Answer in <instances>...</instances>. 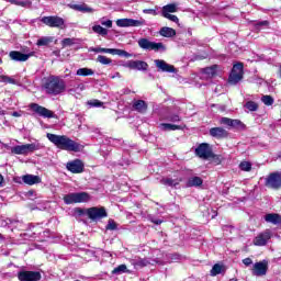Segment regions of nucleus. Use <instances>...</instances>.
<instances>
[{"instance_id": "nucleus-21", "label": "nucleus", "mask_w": 281, "mask_h": 281, "mask_svg": "<svg viewBox=\"0 0 281 281\" xmlns=\"http://www.w3.org/2000/svg\"><path fill=\"white\" fill-rule=\"evenodd\" d=\"M209 133L211 137H214L215 139H225L229 137V132L223 127H212Z\"/></svg>"}, {"instance_id": "nucleus-16", "label": "nucleus", "mask_w": 281, "mask_h": 281, "mask_svg": "<svg viewBox=\"0 0 281 281\" xmlns=\"http://www.w3.org/2000/svg\"><path fill=\"white\" fill-rule=\"evenodd\" d=\"M66 168L69 172H72V175H80V172H85V162L80 159H75L67 162Z\"/></svg>"}, {"instance_id": "nucleus-43", "label": "nucleus", "mask_w": 281, "mask_h": 281, "mask_svg": "<svg viewBox=\"0 0 281 281\" xmlns=\"http://www.w3.org/2000/svg\"><path fill=\"white\" fill-rule=\"evenodd\" d=\"M261 102H263V104H266V106H271L273 104L274 100H273V97L266 94V95L261 97Z\"/></svg>"}, {"instance_id": "nucleus-12", "label": "nucleus", "mask_w": 281, "mask_h": 281, "mask_svg": "<svg viewBox=\"0 0 281 281\" xmlns=\"http://www.w3.org/2000/svg\"><path fill=\"white\" fill-rule=\"evenodd\" d=\"M29 109H31L33 113L40 115V117H55L54 112H52V110H48L47 108L40 105L38 103H31L29 105Z\"/></svg>"}, {"instance_id": "nucleus-37", "label": "nucleus", "mask_w": 281, "mask_h": 281, "mask_svg": "<svg viewBox=\"0 0 281 281\" xmlns=\"http://www.w3.org/2000/svg\"><path fill=\"white\" fill-rule=\"evenodd\" d=\"M97 63H100V65H111L113 63V59L104 55H98Z\"/></svg>"}, {"instance_id": "nucleus-6", "label": "nucleus", "mask_w": 281, "mask_h": 281, "mask_svg": "<svg viewBox=\"0 0 281 281\" xmlns=\"http://www.w3.org/2000/svg\"><path fill=\"white\" fill-rule=\"evenodd\" d=\"M243 69H244L243 63H238L233 66V69L228 77L229 85H238V82H240V80H243V76L245 74L243 71Z\"/></svg>"}, {"instance_id": "nucleus-44", "label": "nucleus", "mask_w": 281, "mask_h": 281, "mask_svg": "<svg viewBox=\"0 0 281 281\" xmlns=\"http://www.w3.org/2000/svg\"><path fill=\"white\" fill-rule=\"evenodd\" d=\"M239 168L240 170H243L244 172H249L251 170V162L249 161H241L239 164Z\"/></svg>"}, {"instance_id": "nucleus-27", "label": "nucleus", "mask_w": 281, "mask_h": 281, "mask_svg": "<svg viewBox=\"0 0 281 281\" xmlns=\"http://www.w3.org/2000/svg\"><path fill=\"white\" fill-rule=\"evenodd\" d=\"M203 186V179L201 177H191L187 181V188H199Z\"/></svg>"}, {"instance_id": "nucleus-22", "label": "nucleus", "mask_w": 281, "mask_h": 281, "mask_svg": "<svg viewBox=\"0 0 281 281\" xmlns=\"http://www.w3.org/2000/svg\"><path fill=\"white\" fill-rule=\"evenodd\" d=\"M31 56L32 54H23L19 50H12L9 53V58L15 63H25L26 60H30Z\"/></svg>"}, {"instance_id": "nucleus-28", "label": "nucleus", "mask_w": 281, "mask_h": 281, "mask_svg": "<svg viewBox=\"0 0 281 281\" xmlns=\"http://www.w3.org/2000/svg\"><path fill=\"white\" fill-rule=\"evenodd\" d=\"M159 34L165 38H172V36H177V31L172 27L165 26L160 29Z\"/></svg>"}, {"instance_id": "nucleus-24", "label": "nucleus", "mask_w": 281, "mask_h": 281, "mask_svg": "<svg viewBox=\"0 0 281 281\" xmlns=\"http://www.w3.org/2000/svg\"><path fill=\"white\" fill-rule=\"evenodd\" d=\"M23 183L26 186H36V183H41V177L34 175H25L22 177Z\"/></svg>"}, {"instance_id": "nucleus-59", "label": "nucleus", "mask_w": 281, "mask_h": 281, "mask_svg": "<svg viewBox=\"0 0 281 281\" xmlns=\"http://www.w3.org/2000/svg\"><path fill=\"white\" fill-rule=\"evenodd\" d=\"M68 92L70 93V95H74L75 90L74 89H69Z\"/></svg>"}, {"instance_id": "nucleus-46", "label": "nucleus", "mask_w": 281, "mask_h": 281, "mask_svg": "<svg viewBox=\"0 0 281 281\" xmlns=\"http://www.w3.org/2000/svg\"><path fill=\"white\" fill-rule=\"evenodd\" d=\"M105 229H109L110 232H115V229H117V224L115 223V221L109 220Z\"/></svg>"}, {"instance_id": "nucleus-63", "label": "nucleus", "mask_w": 281, "mask_h": 281, "mask_svg": "<svg viewBox=\"0 0 281 281\" xmlns=\"http://www.w3.org/2000/svg\"><path fill=\"white\" fill-rule=\"evenodd\" d=\"M3 238V235L0 234V239Z\"/></svg>"}, {"instance_id": "nucleus-54", "label": "nucleus", "mask_w": 281, "mask_h": 281, "mask_svg": "<svg viewBox=\"0 0 281 281\" xmlns=\"http://www.w3.org/2000/svg\"><path fill=\"white\" fill-rule=\"evenodd\" d=\"M243 265H245L246 267H249L254 265V260H251V258H245L243 259Z\"/></svg>"}, {"instance_id": "nucleus-29", "label": "nucleus", "mask_w": 281, "mask_h": 281, "mask_svg": "<svg viewBox=\"0 0 281 281\" xmlns=\"http://www.w3.org/2000/svg\"><path fill=\"white\" fill-rule=\"evenodd\" d=\"M162 186H169L170 188H175L181 183V179H172V178H162L160 180Z\"/></svg>"}, {"instance_id": "nucleus-32", "label": "nucleus", "mask_w": 281, "mask_h": 281, "mask_svg": "<svg viewBox=\"0 0 281 281\" xmlns=\"http://www.w3.org/2000/svg\"><path fill=\"white\" fill-rule=\"evenodd\" d=\"M160 128L162 131H181V125H175V124H170V123H161L160 124Z\"/></svg>"}, {"instance_id": "nucleus-52", "label": "nucleus", "mask_w": 281, "mask_h": 281, "mask_svg": "<svg viewBox=\"0 0 281 281\" xmlns=\"http://www.w3.org/2000/svg\"><path fill=\"white\" fill-rule=\"evenodd\" d=\"M144 14H153L154 16L157 15V11L155 9H144Z\"/></svg>"}, {"instance_id": "nucleus-55", "label": "nucleus", "mask_w": 281, "mask_h": 281, "mask_svg": "<svg viewBox=\"0 0 281 281\" xmlns=\"http://www.w3.org/2000/svg\"><path fill=\"white\" fill-rule=\"evenodd\" d=\"M77 214H78L79 216H87V210L77 209Z\"/></svg>"}, {"instance_id": "nucleus-51", "label": "nucleus", "mask_w": 281, "mask_h": 281, "mask_svg": "<svg viewBox=\"0 0 281 281\" xmlns=\"http://www.w3.org/2000/svg\"><path fill=\"white\" fill-rule=\"evenodd\" d=\"M167 120L169 122H181V116L179 114L168 115Z\"/></svg>"}, {"instance_id": "nucleus-10", "label": "nucleus", "mask_w": 281, "mask_h": 281, "mask_svg": "<svg viewBox=\"0 0 281 281\" xmlns=\"http://www.w3.org/2000/svg\"><path fill=\"white\" fill-rule=\"evenodd\" d=\"M86 216H88L90 221H100L106 218V210L104 207L93 206L86 210Z\"/></svg>"}, {"instance_id": "nucleus-40", "label": "nucleus", "mask_w": 281, "mask_h": 281, "mask_svg": "<svg viewBox=\"0 0 281 281\" xmlns=\"http://www.w3.org/2000/svg\"><path fill=\"white\" fill-rule=\"evenodd\" d=\"M223 272V266L220 263H215L211 270V276H218Z\"/></svg>"}, {"instance_id": "nucleus-13", "label": "nucleus", "mask_w": 281, "mask_h": 281, "mask_svg": "<svg viewBox=\"0 0 281 281\" xmlns=\"http://www.w3.org/2000/svg\"><path fill=\"white\" fill-rule=\"evenodd\" d=\"M220 124L223 126H227L228 128H236L237 131H245V125L243 121L238 119H229V117H222L220 120Z\"/></svg>"}, {"instance_id": "nucleus-64", "label": "nucleus", "mask_w": 281, "mask_h": 281, "mask_svg": "<svg viewBox=\"0 0 281 281\" xmlns=\"http://www.w3.org/2000/svg\"><path fill=\"white\" fill-rule=\"evenodd\" d=\"M10 223H12V220H9Z\"/></svg>"}, {"instance_id": "nucleus-53", "label": "nucleus", "mask_w": 281, "mask_h": 281, "mask_svg": "<svg viewBox=\"0 0 281 281\" xmlns=\"http://www.w3.org/2000/svg\"><path fill=\"white\" fill-rule=\"evenodd\" d=\"M149 221L151 223H154V225H161V223H164V221L157 218V217H149Z\"/></svg>"}, {"instance_id": "nucleus-2", "label": "nucleus", "mask_w": 281, "mask_h": 281, "mask_svg": "<svg viewBox=\"0 0 281 281\" xmlns=\"http://www.w3.org/2000/svg\"><path fill=\"white\" fill-rule=\"evenodd\" d=\"M66 87L65 80L56 76H50L44 85V89H46V93L49 95H60Z\"/></svg>"}, {"instance_id": "nucleus-23", "label": "nucleus", "mask_w": 281, "mask_h": 281, "mask_svg": "<svg viewBox=\"0 0 281 281\" xmlns=\"http://www.w3.org/2000/svg\"><path fill=\"white\" fill-rule=\"evenodd\" d=\"M68 5L71 10H76V12H83V14H91V12H93V9L87 5L86 3Z\"/></svg>"}, {"instance_id": "nucleus-60", "label": "nucleus", "mask_w": 281, "mask_h": 281, "mask_svg": "<svg viewBox=\"0 0 281 281\" xmlns=\"http://www.w3.org/2000/svg\"><path fill=\"white\" fill-rule=\"evenodd\" d=\"M3 183V176L0 175V186Z\"/></svg>"}, {"instance_id": "nucleus-45", "label": "nucleus", "mask_w": 281, "mask_h": 281, "mask_svg": "<svg viewBox=\"0 0 281 281\" xmlns=\"http://www.w3.org/2000/svg\"><path fill=\"white\" fill-rule=\"evenodd\" d=\"M245 106L248 109V111H258V103L254 101L246 102Z\"/></svg>"}, {"instance_id": "nucleus-33", "label": "nucleus", "mask_w": 281, "mask_h": 281, "mask_svg": "<svg viewBox=\"0 0 281 281\" xmlns=\"http://www.w3.org/2000/svg\"><path fill=\"white\" fill-rule=\"evenodd\" d=\"M113 276H122V273H128L126 265H120L112 270Z\"/></svg>"}, {"instance_id": "nucleus-36", "label": "nucleus", "mask_w": 281, "mask_h": 281, "mask_svg": "<svg viewBox=\"0 0 281 281\" xmlns=\"http://www.w3.org/2000/svg\"><path fill=\"white\" fill-rule=\"evenodd\" d=\"M9 3H12L13 5H20L21 8H27V5H32L30 0H9Z\"/></svg>"}, {"instance_id": "nucleus-1", "label": "nucleus", "mask_w": 281, "mask_h": 281, "mask_svg": "<svg viewBox=\"0 0 281 281\" xmlns=\"http://www.w3.org/2000/svg\"><path fill=\"white\" fill-rule=\"evenodd\" d=\"M46 137L50 140L56 148L59 150H67L68 153H80L85 146L77 143L76 140L69 138L67 135H56L52 133H47Z\"/></svg>"}, {"instance_id": "nucleus-42", "label": "nucleus", "mask_w": 281, "mask_h": 281, "mask_svg": "<svg viewBox=\"0 0 281 281\" xmlns=\"http://www.w3.org/2000/svg\"><path fill=\"white\" fill-rule=\"evenodd\" d=\"M0 82H4L5 85H16V81L12 79V77L5 75L0 76Z\"/></svg>"}, {"instance_id": "nucleus-4", "label": "nucleus", "mask_w": 281, "mask_h": 281, "mask_svg": "<svg viewBox=\"0 0 281 281\" xmlns=\"http://www.w3.org/2000/svg\"><path fill=\"white\" fill-rule=\"evenodd\" d=\"M138 47H140V49H145V52H166L164 43L151 42L148 38H139Z\"/></svg>"}, {"instance_id": "nucleus-7", "label": "nucleus", "mask_w": 281, "mask_h": 281, "mask_svg": "<svg viewBox=\"0 0 281 281\" xmlns=\"http://www.w3.org/2000/svg\"><path fill=\"white\" fill-rule=\"evenodd\" d=\"M11 155H30V153H34V150H38V145L32 143V144H25V145H18L10 147Z\"/></svg>"}, {"instance_id": "nucleus-61", "label": "nucleus", "mask_w": 281, "mask_h": 281, "mask_svg": "<svg viewBox=\"0 0 281 281\" xmlns=\"http://www.w3.org/2000/svg\"><path fill=\"white\" fill-rule=\"evenodd\" d=\"M0 115H5V111L4 110H0Z\"/></svg>"}, {"instance_id": "nucleus-3", "label": "nucleus", "mask_w": 281, "mask_h": 281, "mask_svg": "<svg viewBox=\"0 0 281 281\" xmlns=\"http://www.w3.org/2000/svg\"><path fill=\"white\" fill-rule=\"evenodd\" d=\"M91 195L87 192L69 193L64 196L66 205H74L75 203H89Z\"/></svg>"}, {"instance_id": "nucleus-62", "label": "nucleus", "mask_w": 281, "mask_h": 281, "mask_svg": "<svg viewBox=\"0 0 281 281\" xmlns=\"http://www.w3.org/2000/svg\"><path fill=\"white\" fill-rule=\"evenodd\" d=\"M229 281H238V279H236V278H233V279H231Z\"/></svg>"}, {"instance_id": "nucleus-25", "label": "nucleus", "mask_w": 281, "mask_h": 281, "mask_svg": "<svg viewBox=\"0 0 281 281\" xmlns=\"http://www.w3.org/2000/svg\"><path fill=\"white\" fill-rule=\"evenodd\" d=\"M266 223H272V225H281V216L278 213H269L265 216Z\"/></svg>"}, {"instance_id": "nucleus-17", "label": "nucleus", "mask_w": 281, "mask_h": 281, "mask_svg": "<svg viewBox=\"0 0 281 281\" xmlns=\"http://www.w3.org/2000/svg\"><path fill=\"white\" fill-rule=\"evenodd\" d=\"M18 280L20 281H38L41 280V272L38 271H20L18 273Z\"/></svg>"}, {"instance_id": "nucleus-35", "label": "nucleus", "mask_w": 281, "mask_h": 281, "mask_svg": "<svg viewBox=\"0 0 281 281\" xmlns=\"http://www.w3.org/2000/svg\"><path fill=\"white\" fill-rule=\"evenodd\" d=\"M92 31L100 36H106L109 34V30L102 27V25H93Z\"/></svg>"}, {"instance_id": "nucleus-48", "label": "nucleus", "mask_w": 281, "mask_h": 281, "mask_svg": "<svg viewBox=\"0 0 281 281\" xmlns=\"http://www.w3.org/2000/svg\"><path fill=\"white\" fill-rule=\"evenodd\" d=\"M100 23L101 25H103V27H109V29L113 27V21L106 20V18H102L100 20Z\"/></svg>"}, {"instance_id": "nucleus-56", "label": "nucleus", "mask_w": 281, "mask_h": 281, "mask_svg": "<svg viewBox=\"0 0 281 281\" xmlns=\"http://www.w3.org/2000/svg\"><path fill=\"white\" fill-rule=\"evenodd\" d=\"M11 115L13 117H21L23 115V111H19V112H12Z\"/></svg>"}, {"instance_id": "nucleus-39", "label": "nucleus", "mask_w": 281, "mask_h": 281, "mask_svg": "<svg viewBox=\"0 0 281 281\" xmlns=\"http://www.w3.org/2000/svg\"><path fill=\"white\" fill-rule=\"evenodd\" d=\"M177 12V4H167L162 8L161 14H170Z\"/></svg>"}, {"instance_id": "nucleus-19", "label": "nucleus", "mask_w": 281, "mask_h": 281, "mask_svg": "<svg viewBox=\"0 0 281 281\" xmlns=\"http://www.w3.org/2000/svg\"><path fill=\"white\" fill-rule=\"evenodd\" d=\"M127 69H136L137 71H146L148 69V64L142 60H128L124 64Z\"/></svg>"}, {"instance_id": "nucleus-14", "label": "nucleus", "mask_w": 281, "mask_h": 281, "mask_svg": "<svg viewBox=\"0 0 281 281\" xmlns=\"http://www.w3.org/2000/svg\"><path fill=\"white\" fill-rule=\"evenodd\" d=\"M251 271H252V276H257V278L267 276V271H269V261L262 260V261L256 262L252 266Z\"/></svg>"}, {"instance_id": "nucleus-15", "label": "nucleus", "mask_w": 281, "mask_h": 281, "mask_svg": "<svg viewBox=\"0 0 281 281\" xmlns=\"http://www.w3.org/2000/svg\"><path fill=\"white\" fill-rule=\"evenodd\" d=\"M271 232L269 229H266L265 232L260 233L259 235H257L252 243L256 247H265V245H267V243H269V240H271Z\"/></svg>"}, {"instance_id": "nucleus-5", "label": "nucleus", "mask_w": 281, "mask_h": 281, "mask_svg": "<svg viewBox=\"0 0 281 281\" xmlns=\"http://www.w3.org/2000/svg\"><path fill=\"white\" fill-rule=\"evenodd\" d=\"M90 52H94V54H112V56H121V58H131L133 56L131 53L120 48L92 47Z\"/></svg>"}, {"instance_id": "nucleus-20", "label": "nucleus", "mask_w": 281, "mask_h": 281, "mask_svg": "<svg viewBox=\"0 0 281 281\" xmlns=\"http://www.w3.org/2000/svg\"><path fill=\"white\" fill-rule=\"evenodd\" d=\"M117 27H139L143 25L142 21L133 19H120L116 21Z\"/></svg>"}, {"instance_id": "nucleus-9", "label": "nucleus", "mask_w": 281, "mask_h": 281, "mask_svg": "<svg viewBox=\"0 0 281 281\" xmlns=\"http://www.w3.org/2000/svg\"><path fill=\"white\" fill-rule=\"evenodd\" d=\"M266 188L270 190H280L281 188V172H272L266 178L265 182Z\"/></svg>"}, {"instance_id": "nucleus-26", "label": "nucleus", "mask_w": 281, "mask_h": 281, "mask_svg": "<svg viewBox=\"0 0 281 281\" xmlns=\"http://www.w3.org/2000/svg\"><path fill=\"white\" fill-rule=\"evenodd\" d=\"M133 109L138 111V113H146L148 110V104L144 100H136L133 102Z\"/></svg>"}, {"instance_id": "nucleus-58", "label": "nucleus", "mask_w": 281, "mask_h": 281, "mask_svg": "<svg viewBox=\"0 0 281 281\" xmlns=\"http://www.w3.org/2000/svg\"><path fill=\"white\" fill-rule=\"evenodd\" d=\"M257 25L262 26V25H269V21H261L257 23Z\"/></svg>"}, {"instance_id": "nucleus-34", "label": "nucleus", "mask_w": 281, "mask_h": 281, "mask_svg": "<svg viewBox=\"0 0 281 281\" xmlns=\"http://www.w3.org/2000/svg\"><path fill=\"white\" fill-rule=\"evenodd\" d=\"M132 265L136 268L148 267V265H150V261H148V259H133Z\"/></svg>"}, {"instance_id": "nucleus-11", "label": "nucleus", "mask_w": 281, "mask_h": 281, "mask_svg": "<svg viewBox=\"0 0 281 281\" xmlns=\"http://www.w3.org/2000/svg\"><path fill=\"white\" fill-rule=\"evenodd\" d=\"M195 155L200 157V159H212L214 151H212L210 144L202 143L196 147Z\"/></svg>"}, {"instance_id": "nucleus-49", "label": "nucleus", "mask_w": 281, "mask_h": 281, "mask_svg": "<svg viewBox=\"0 0 281 281\" xmlns=\"http://www.w3.org/2000/svg\"><path fill=\"white\" fill-rule=\"evenodd\" d=\"M88 104H89V106L100 108L104 103L98 99H94V100L88 101Z\"/></svg>"}, {"instance_id": "nucleus-8", "label": "nucleus", "mask_w": 281, "mask_h": 281, "mask_svg": "<svg viewBox=\"0 0 281 281\" xmlns=\"http://www.w3.org/2000/svg\"><path fill=\"white\" fill-rule=\"evenodd\" d=\"M42 23L48 27H57L58 30H65V19L58 15H50L42 18Z\"/></svg>"}, {"instance_id": "nucleus-38", "label": "nucleus", "mask_w": 281, "mask_h": 281, "mask_svg": "<svg viewBox=\"0 0 281 281\" xmlns=\"http://www.w3.org/2000/svg\"><path fill=\"white\" fill-rule=\"evenodd\" d=\"M95 72L91 68H79L77 70L78 76H93Z\"/></svg>"}, {"instance_id": "nucleus-18", "label": "nucleus", "mask_w": 281, "mask_h": 281, "mask_svg": "<svg viewBox=\"0 0 281 281\" xmlns=\"http://www.w3.org/2000/svg\"><path fill=\"white\" fill-rule=\"evenodd\" d=\"M154 63H155L158 71H162L165 74H176L177 72V69L175 68V66L166 63V60H164V59H156Z\"/></svg>"}, {"instance_id": "nucleus-47", "label": "nucleus", "mask_w": 281, "mask_h": 281, "mask_svg": "<svg viewBox=\"0 0 281 281\" xmlns=\"http://www.w3.org/2000/svg\"><path fill=\"white\" fill-rule=\"evenodd\" d=\"M165 19L172 21V23H179V18L177 15H172L170 13H161Z\"/></svg>"}, {"instance_id": "nucleus-50", "label": "nucleus", "mask_w": 281, "mask_h": 281, "mask_svg": "<svg viewBox=\"0 0 281 281\" xmlns=\"http://www.w3.org/2000/svg\"><path fill=\"white\" fill-rule=\"evenodd\" d=\"M211 159H213L214 164L218 166L223 161V156L213 154V156H211Z\"/></svg>"}, {"instance_id": "nucleus-30", "label": "nucleus", "mask_w": 281, "mask_h": 281, "mask_svg": "<svg viewBox=\"0 0 281 281\" xmlns=\"http://www.w3.org/2000/svg\"><path fill=\"white\" fill-rule=\"evenodd\" d=\"M49 43H54V37L43 36L40 40H37L36 45H37V47H45V46L49 45Z\"/></svg>"}, {"instance_id": "nucleus-57", "label": "nucleus", "mask_w": 281, "mask_h": 281, "mask_svg": "<svg viewBox=\"0 0 281 281\" xmlns=\"http://www.w3.org/2000/svg\"><path fill=\"white\" fill-rule=\"evenodd\" d=\"M109 77L113 80L115 78H122V75H120V72H115L114 75H110Z\"/></svg>"}, {"instance_id": "nucleus-31", "label": "nucleus", "mask_w": 281, "mask_h": 281, "mask_svg": "<svg viewBox=\"0 0 281 281\" xmlns=\"http://www.w3.org/2000/svg\"><path fill=\"white\" fill-rule=\"evenodd\" d=\"M216 71H218L217 65H213L203 69V74H205L209 78H214V76H216Z\"/></svg>"}, {"instance_id": "nucleus-41", "label": "nucleus", "mask_w": 281, "mask_h": 281, "mask_svg": "<svg viewBox=\"0 0 281 281\" xmlns=\"http://www.w3.org/2000/svg\"><path fill=\"white\" fill-rule=\"evenodd\" d=\"M71 45H76V38H64L61 41V47H71Z\"/></svg>"}]
</instances>
